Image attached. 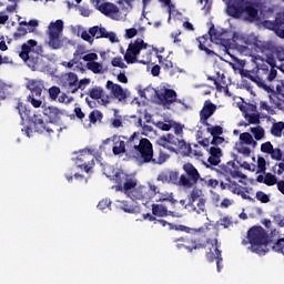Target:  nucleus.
Here are the masks:
<instances>
[{"mask_svg":"<svg viewBox=\"0 0 284 284\" xmlns=\"http://www.w3.org/2000/svg\"><path fill=\"white\" fill-rule=\"evenodd\" d=\"M141 128H142V134H144V136H154V134H156L154 129L148 124H142Z\"/></svg>","mask_w":284,"mask_h":284,"instance_id":"obj_55","label":"nucleus"},{"mask_svg":"<svg viewBox=\"0 0 284 284\" xmlns=\"http://www.w3.org/2000/svg\"><path fill=\"white\" fill-rule=\"evenodd\" d=\"M104 145H112L113 154H125V138L114 135L103 141Z\"/></svg>","mask_w":284,"mask_h":284,"instance_id":"obj_16","label":"nucleus"},{"mask_svg":"<svg viewBox=\"0 0 284 284\" xmlns=\"http://www.w3.org/2000/svg\"><path fill=\"white\" fill-rule=\"evenodd\" d=\"M18 112L22 121H28L30 119V111L26 109L23 103L18 104Z\"/></svg>","mask_w":284,"mask_h":284,"instance_id":"obj_42","label":"nucleus"},{"mask_svg":"<svg viewBox=\"0 0 284 284\" xmlns=\"http://www.w3.org/2000/svg\"><path fill=\"white\" fill-rule=\"evenodd\" d=\"M160 2L169 7V21H171L172 17H176V14H179V11L174 9V4H172L171 0H160Z\"/></svg>","mask_w":284,"mask_h":284,"instance_id":"obj_40","label":"nucleus"},{"mask_svg":"<svg viewBox=\"0 0 284 284\" xmlns=\"http://www.w3.org/2000/svg\"><path fill=\"white\" fill-rule=\"evenodd\" d=\"M72 41L63 36H48L47 44L51 50H61L64 45H70Z\"/></svg>","mask_w":284,"mask_h":284,"instance_id":"obj_19","label":"nucleus"},{"mask_svg":"<svg viewBox=\"0 0 284 284\" xmlns=\"http://www.w3.org/2000/svg\"><path fill=\"white\" fill-rule=\"evenodd\" d=\"M216 112V105H214L211 101H205L204 106L200 112V121L201 123L207 124V119L212 116Z\"/></svg>","mask_w":284,"mask_h":284,"instance_id":"obj_25","label":"nucleus"},{"mask_svg":"<svg viewBox=\"0 0 284 284\" xmlns=\"http://www.w3.org/2000/svg\"><path fill=\"white\" fill-rule=\"evenodd\" d=\"M74 59L73 60H70L69 62L68 61H63L61 63V65H63V68H69L71 70V68H75L77 67V57H81V49H78L74 53Z\"/></svg>","mask_w":284,"mask_h":284,"instance_id":"obj_41","label":"nucleus"},{"mask_svg":"<svg viewBox=\"0 0 284 284\" xmlns=\"http://www.w3.org/2000/svg\"><path fill=\"white\" fill-rule=\"evenodd\" d=\"M175 243V248L178 251L186 250V252L192 253L199 250H206V258L209 263H217V271L219 273L222 271V251L220 250L221 244H219V240L216 237L210 239L206 237L202 240V236H197L194 240H189L183 236L176 237L173 240Z\"/></svg>","mask_w":284,"mask_h":284,"instance_id":"obj_3","label":"nucleus"},{"mask_svg":"<svg viewBox=\"0 0 284 284\" xmlns=\"http://www.w3.org/2000/svg\"><path fill=\"white\" fill-rule=\"evenodd\" d=\"M240 110L243 112L244 119L247 121L248 125H258V123H261V118L256 113V106L241 104Z\"/></svg>","mask_w":284,"mask_h":284,"instance_id":"obj_15","label":"nucleus"},{"mask_svg":"<svg viewBox=\"0 0 284 284\" xmlns=\"http://www.w3.org/2000/svg\"><path fill=\"white\" fill-rule=\"evenodd\" d=\"M181 142L173 134H164L158 140V145L170 150V152H175L174 148L179 145Z\"/></svg>","mask_w":284,"mask_h":284,"instance_id":"obj_21","label":"nucleus"},{"mask_svg":"<svg viewBox=\"0 0 284 284\" xmlns=\"http://www.w3.org/2000/svg\"><path fill=\"white\" fill-rule=\"evenodd\" d=\"M103 88L101 87H94L93 89H91L89 91V94L91 97V99H95L99 101V99H101L102 94H103Z\"/></svg>","mask_w":284,"mask_h":284,"instance_id":"obj_46","label":"nucleus"},{"mask_svg":"<svg viewBox=\"0 0 284 284\" xmlns=\"http://www.w3.org/2000/svg\"><path fill=\"white\" fill-rule=\"evenodd\" d=\"M111 65H113V68H121V70H125V68H128V64H125L123 58L121 57L113 58L111 61Z\"/></svg>","mask_w":284,"mask_h":284,"instance_id":"obj_48","label":"nucleus"},{"mask_svg":"<svg viewBox=\"0 0 284 284\" xmlns=\"http://www.w3.org/2000/svg\"><path fill=\"white\" fill-rule=\"evenodd\" d=\"M101 119H103V113H101V111H93L90 113L89 115V120L90 123H99V121H101Z\"/></svg>","mask_w":284,"mask_h":284,"instance_id":"obj_49","label":"nucleus"},{"mask_svg":"<svg viewBox=\"0 0 284 284\" xmlns=\"http://www.w3.org/2000/svg\"><path fill=\"white\" fill-rule=\"evenodd\" d=\"M240 166L244 170H247L248 172H256L255 164H250L248 162H240Z\"/></svg>","mask_w":284,"mask_h":284,"instance_id":"obj_64","label":"nucleus"},{"mask_svg":"<svg viewBox=\"0 0 284 284\" xmlns=\"http://www.w3.org/2000/svg\"><path fill=\"white\" fill-rule=\"evenodd\" d=\"M183 128H185L183 124L174 122V120H173V122L171 124V129L174 130V132L178 136H181V134H183Z\"/></svg>","mask_w":284,"mask_h":284,"instance_id":"obj_56","label":"nucleus"},{"mask_svg":"<svg viewBox=\"0 0 284 284\" xmlns=\"http://www.w3.org/2000/svg\"><path fill=\"white\" fill-rule=\"evenodd\" d=\"M104 173L111 181L116 183L113 186L115 192H123L131 201L140 203H148L159 194V186L152 182H148V186L141 184L136 175L133 173H125L122 169L108 166Z\"/></svg>","mask_w":284,"mask_h":284,"instance_id":"obj_1","label":"nucleus"},{"mask_svg":"<svg viewBox=\"0 0 284 284\" xmlns=\"http://www.w3.org/2000/svg\"><path fill=\"white\" fill-rule=\"evenodd\" d=\"M258 12L254 7L246 6L244 9L237 10L235 17L244 19V21H256Z\"/></svg>","mask_w":284,"mask_h":284,"instance_id":"obj_24","label":"nucleus"},{"mask_svg":"<svg viewBox=\"0 0 284 284\" xmlns=\"http://www.w3.org/2000/svg\"><path fill=\"white\" fill-rule=\"evenodd\" d=\"M115 207L118 210H121L122 212L126 213V214H132L134 213V206L130 205V203L125 202V201H116L115 202Z\"/></svg>","mask_w":284,"mask_h":284,"instance_id":"obj_36","label":"nucleus"},{"mask_svg":"<svg viewBox=\"0 0 284 284\" xmlns=\"http://www.w3.org/2000/svg\"><path fill=\"white\" fill-rule=\"evenodd\" d=\"M225 174H230L233 176V179H239V183H242V185H250L254 183L253 179H248L245 174H243L241 171H236L234 168V162H229L224 166Z\"/></svg>","mask_w":284,"mask_h":284,"instance_id":"obj_17","label":"nucleus"},{"mask_svg":"<svg viewBox=\"0 0 284 284\" xmlns=\"http://www.w3.org/2000/svg\"><path fill=\"white\" fill-rule=\"evenodd\" d=\"M284 122L273 123L271 134L276 138L283 136Z\"/></svg>","mask_w":284,"mask_h":284,"instance_id":"obj_37","label":"nucleus"},{"mask_svg":"<svg viewBox=\"0 0 284 284\" xmlns=\"http://www.w3.org/2000/svg\"><path fill=\"white\" fill-rule=\"evenodd\" d=\"M173 120L164 121V122H155L154 125L159 128V130H163L164 132H170L172 130Z\"/></svg>","mask_w":284,"mask_h":284,"instance_id":"obj_43","label":"nucleus"},{"mask_svg":"<svg viewBox=\"0 0 284 284\" xmlns=\"http://www.w3.org/2000/svg\"><path fill=\"white\" fill-rule=\"evenodd\" d=\"M60 85H62L67 92L74 94L79 91V77L73 72L65 73L60 80Z\"/></svg>","mask_w":284,"mask_h":284,"instance_id":"obj_12","label":"nucleus"},{"mask_svg":"<svg viewBox=\"0 0 284 284\" xmlns=\"http://www.w3.org/2000/svg\"><path fill=\"white\" fill-rule=\"evenodd\" d=\"M271 240L268 233L262 226H253L247 232V241H242V245L251 244L248 250L260 256H265L270 252Z\"/></svg>","mask_w":284,"mask_h":284,"instance_id":"obj_5","label":"nucleus"},{"mask_svg":"<svg viewBox=\"0 0 284 284\" xmlns=\"http://www.w3.org/2000/svg\"><path fill=\"white\" fill-rule=\"evenodd\" d=\"M75 165L80 168V170H84V172H90L94 165V155L90 153L88 150H81L74 153Z\"/></svg>","mask_w":284,"mask_h":284,"instance_id":"obj_10","label":"nucleus"},{"mask_svg":"<svg viewBox=\"0 0 284 284\" xmlns=\"http://www.w3.org/2000/svg\"><path fill=\"white\" fill-rule=\"evenodd\" d=\"M43 114L48 116L50 122H44L40 115H36L33 119L34 128L40 134H52L54 132L53 123H59L65 112L57 106H47L43 110Z\"/></svg>","mask_w":284,"mask_h":284,"instance_id":"obj_6","label":"nucleus"},{"mask_svg":"<svg viewBox=\"0 0 284 284\" xmlns=\"http://www.w3.org/2000/svg\"><path fill=\"white\" fill-rule=\"evenodd\" d=\"M264 27L268 28V30H274L280 39H284V12L277 16L275 23L272 21H264Z\"/></svg>","mask_w":284,"mask_h":284,"instance_id":"obj_18","label":"nucleus"},{"mask_svg":"<svg viewBox=\"0 0 284 284\" xmlns=\"http://www.w3.org/2000/svg\"><path fill=\"white\" fill-rule=\"evenodd\" d=\"M128 156L134 159L138 163H154L155 165H163L170 159V154L160 150L158 154L154 155V149L152 148V142L148 139H143L139 133L134 132L128 143H126Z\"/></svg>","mask_w":284,"mask_h":284,"instance_id":"obj_2","label":"nucleus"},{"mask_svg":"<svg viewBox=\"0 0 284 284\" xmlns=\"http://www.w3.org/2000/svg\"><path fill=\"white\" fill-rule=\"evenodd\" d=\"M200 181H202L204 185H207V187H216L219 185V180H214V179L200 178Z\"/></svg>","mask_w":284,"mask_h":284,"instance_id":"obj_59","label":"nucleus"},{"mask_svg":"<svg viewBox=\"0 0 284 284\" xmlns=\"http://www.w3.org/2000/svg\"><path fill=\"white\" fill-rule=\"evenodd\" d=\"M261 152L263 154H270L273 161H283V151L280 148H274L272 142L262 143Z\"/></svg>","mask_w":284,"mask_h":284,"instance_id":"obj_20","label":"nucleus"},{"mask_svg":"<svg viewBox=\"0 0 284 284\" xmlns=\"http://www.w3.org/2000/svg\"><path fill=\"white\" fill-rule=\"evenodd\" d=\"M274 174H277V176H281L284 173V163L280 162L273 166Z\"/></svg>","mask_w":284,"mask_h":284,"instance_id":"obj_61","label":"nucleus"},{"mask_svg":"<svg viewBox=\"0 0 284 284\" xmlns=\"http://www.w3.org/2000/svg\"><path fill=\"white\" fill-rule=\"evenodd\" d=\"M43 53L41 45L34 40H29L27 43L22 44V51L19 57L27 63L31 70H39L41 64L39 62V54Z\"/></svg>","mask_w":284,"mask_h":284,"instance_id":"obj_8","label":"nucleus"},{"mask_svg":"<svg viewBox=\"0 0 284 284\" xmlns=\"http://www.w3.org/2000/svg\"><path fill=\"white\" fill-rule=\"evenodd\" d=\"M210 156L207 159L211 165H219L221 163V156H223L221 149L212 146L210 150Z\"/></svg>","mask_w":284,"mask_h":284,"instance_id":"obj_29","label":"nucleus"},{"mask_svg":"<svg viewBox=\"0 0 284 284\" xmlns=\"http://www.w3.org/2000/svg\"><path fill=\"white\" fill-rule=\"evenodd\" d=\"M278 180L276 179V175L272 173H266L264 176V183L265 185H276Z\"/></svg>","mask_w":284,"mask_h":284,"instance_id":"obj_51","label":"nucleus"},{"mask_svg":"<svg viewBox=\"0 0 284 284\" xmlns=\"http://www.w3.org/2000/svg\"><path fill=\"white\" fill-rule=\"evenodd\" d=\"M105 28L99 26L89 29V33L92 36L93 39H103L105 37Z\"/></svg>","mask_w":284,"mask_h":284,"instance_id":"obj_34","label":"nucleus"},{"mask_svg":"<svg viewBox=\"0 0 284 284\" xmlns=\"http://www.w3.org/2000/svg\"><path fill=\"white\" fill-rule=\"evenodd\" d=\"M221 187L222 190H230V192H232L233 194H237L239 196H242L245 201H252V189H242L241 185L232 181L222 182Z\"/></svg>","mask_w":284,"mask_h":284,"instance_id":"obj_13","label":"nucleus"},{"mask_svg":"<svg viewBox=\"0 0 284 284\" xmlns=\"http://www.w3.org/2000/svg\"><path fill=\"white\" fill-rule=\"evenodd\" d=\"M71 31L75 34V37H81L83 41H87L88 43H94V38H92V34H90V31L84 30L81 26H71Z\"/></svg>","mask_w":284,"mask_h":284,"instance_id":"obj_26","label":"nucleus"},{"mask_svg":"<svg viewBox=\"0 0 284 284\" xmlns=\"http://www.w3.org/2000/svg\"><path fill=\"white\" fill-rule=\"evenodd\" d=\"M159 100L164 108H170V104L176 101V92H174V90L162 88L160 90Z\"/></svg>","mask_w":284,"mask_h":284,"instance_id":"obj_22","label":"nucleus"},{"mask_svg":"<svg viewBox=\"0 0 284 284\" xmlns=\"http://www.w3.org/2000/svg\"><path fill=\"white\" fill-rule=\"evenodd\" d=\"M27 101L34 108H41V105H43L41 97H37L34 93L29 94Z\"/></svg>","mask_w":284,"mask_h":284,"instance_id":"obj_39","label":"nucleus"},{"mask_svg":"<svg viewBox=\"0 0 284 284\" xmlns=\"http://www.w3.org/2000/svg\"><path fill=\"white\" fill-rule=\"evenodd\" d=\"M199 41V49L203 50L206 54L212 55L214 54V51L210 50V41H207V38L205 36L200 37L197 39Z\"/></svg>","mask_w":284,"mask_h":284,"instance_id":"obj_35","label":"nucleus"},{"mask_svg":"<svg viewBox=\"0 0 284 284\" xmlns=\"http://www.w3.org/2000/svg\"><path fill=\"white\" fill-rule=\"evenodd\" d=\"M235 152H239V154H242L243 156H250L252 154V149H250V145L243 143V142H236L234 145Z\"/></svg>","mask_w":284,"mask_h":284,"instance_id":"obj_33","label":"nucleus"},{"mask_svg":"<svg viewBox=\"0 0 284 284\" xmlns=\"http://www.w3.org/2000/svg\"><path fill=\"white\" fill-rule=\"evenodd\" d=\"M83 61L87 62V68L93 74H103L105 72V67H103V63L97 62V59H99V55L97 53H87L82 57Z\"/></svg>","mask_w":284,"mask_h":284,"instance_id":"obj_14","label":"nucleus"},{"mask_svg":"<svg viewBox=\"0 0 284 284\" xmlns=\"http://www.w3.org/2000/svg\"><path fill=\"white\" fill-rule=\"evenodd\" d=\"M168 224H169L171 230H175L178 232H184V233L190 234L192 231H196V230H193V229L187 227L185 225H176V224H172V223H168Z\"/></svg>","mask_w":284,"mask_h":284,"instance_id":"obj_47","label":"nucleus"},{"mask_svg":"<svg viewBox=\"0 0 284 284\" xmlns=\"http://www.w3.org/2000/svg\"><path fill=\"white\" fill-rule=\"evenodd\" d=\"M239 142L244 143L245 145H250V148H256V145H258V142L254 140V136L250 132L241 133Z\"/></svg>","mask_w":284,"mask_h":284,"instance_id":"obj_31","label":"nucleus"},{"mask_svg":"<svg viewBox=\"0 0 284 284\" xmlns=\"http://www.w3.org/2000/svg\"><path fill=\"white\" fill-rule=\"evenodd\" d=\"M183 170L185 174H187L189 179L194 183H199V181H201V174H199V170H196L192 163H185L183 165Z\"/></svg>","mask_w":284,"mask_h":284,"instance_id":"obj_28","label":"nucleus"},{"mask_svg":"<svg viewBox=\"0 0 284 284\" xmlns=\"http://www.w3.org/2000/svg\"><path fill=\"white\" fill-rule=\"evenodd\" d=\"M156 180L161 183L178 185V187H192V182L190 181V179L185 174H181L176 170L160 173Z\"/></svg>","mask_w":284,"mask_h":284,"instance_id":"obj_9","label":"nucleus"},{"mask_svg":"<svg viewBox=\"0 0 284 284\" xmlns=\"http://www.w3.org/2000/svg\"><path fill=\"white\" fill-rule=\"evenodd\" d=\"M256 199L261 201V203H270V195L263 191L256 193Z\"/></svg>","mask_w":284,"mask_h":284,"instance_id":"obj_57","label":"nucleus"},{"mask_svg":"<svg viewBox=\"0 0 284 284\" xmlns=\"http://www.w3.org/2000/svg\"><path fill=\"white\" fill-rule=\"evenodd\" d=\"M191 197L193 201H196V199H203V190L199 187L193 189V191L191 192Z\"/></svg>","mask_w":284,"mask_h":284,"instance_id":"obj_60","label":"nucleus"},{"mask_svg":"<svg viewBox=\"0 0 284 284\" xmlns=\"http://www.w3.org/2000/svg\"><path fill=\"white\" fill-rule=\"evenodd\" d=\"M144 30H145L144 28H140V30L136 28L125 29L124 37L125 39H134V37L139 34V32H144Z\"/></svg>","mask_w":284,"mask_h":284,"instance_id":"obj_44","label":"nucleus"},{"mask_svg":"<svg viewBox=\"0 0 284 284\" xmlns=\"http://www.w3.org/2000/svg\"><path fill=\"white\" fill-rule=\"evenodd\" d=\"M48 36H63V20H55L50 22L48 30Z\"/></svg>","mask_w":284,"mask_h":284,"instance_id":"obj_27","label":"nucleus"},{"mask_svg":"<svg viewBox=\"0 0 284 284\" xmlns=\"http://www.w3.org/2000/svg\"><path fill=\"white\" fill-rule=\"evenodd\" d=\"M59 94H61V89L59 87H51L49 89V97L51 101H57V99H59Z\"/></svg>","mask_w":284,"mask_h":284,"instance_id":"obj_52","label":"nucleus"},{"mask_svg":"<svg viewBox=\"0 0 284 284\" xmlns=\"http://www.w3.org/2000/svg\"><path fill=\"white\" fill-rule=\"evenodd\" d=\"M207 126L206 132H209V134H211V136H221V134H223V128H221L220 125H212V124H204Z\"/></svg>","mask_w":284,"mask_h":284,"instance_id":"obj_38","label":"nucleus"},{"mask_svg":"<svg viewBox=\"0 0 284 284\" xmlns=\"http://www.w3.org/2000/svg\"><path fill=\"white\" fill-rule=\"evenodd\" d=\"M194 211L197 214H201L202 212H205V200L204 199L199 200L197 206L194 209Z\"/></svg>","mask_w":284,"mask_h":284,"instance_id":"obj_63","label":"nucleus"},{"mask_svg":"<svg viewBox=\"0 0 284 284\" xmlns=\"http://www.w3.org/2000/svg\"><path fill=\"white\" fill-rule=\"evenodd\" d=\"M153 52L159 59V63H161L163 61V55H161L163 49L159 51V49L145 43L143 39L138 38L130 42L124 54V61L128 64L142 63V65H150L154 59Z\"/></svg>","mask_w":284,"mask_h":284,"instance_id":"obj_4","label":"nucleus"},{"mask_svg":"<svg viewBox=\"0 0 284 284\" xmlns=\"http://www.w3.org/2000/svg\"><path fill=\"white\" fill-rule=\"evenodd\" d=\"M284 250V239L278 240L274 245H273V251L283 253Z\"/></svg>","mask_w":284,"mask_h":284,"instance_id":"obj_62","label":"nucleus"},{"mask_svg":"<svg viewBox=\"0 0 284 284\" xmlns=\"http://www.w3.org/2000/svg\"><path fill=\"white\" fill-rule=\"evenodd\" d=\"M26 88L30 90L31 94H34L36 97H41L45 84L42 80L27 79Z\"/></svg>","mask_w":284,"mask_h":284,"instance_id":"obj_23","label":"nucleus"},{"mask_svg":"<svg viewBox=\"0 0 284 284\" xmlns=\"http://www.w3.org/2000/svg\"><path fill=\"white\" fill-rule=\"evenodd\" d=\"M265 170H267V161L263 156L257 158V170L255 171L265 172Z\"/></svg>","mask_w":284,"mask_h":284,"instance_id":"obj_53","label":"nucleus"},{"mask_svg":"<svg viewBox=\"0 0 284 284\" xmlns=\"http://www.w3.org/2000/svg\"><path fill=\"white\" fill-rule=\"evenodd\" d=\"M98 102L101 105H110V103H112V95L105 94V91H103V93L100 97V99L98 100Z\"/></svg>","mask_w":284,"mask_h":284,"instance_id":"obj_54","label":"nucleus"},{"mask_svg":"<svg viewBox=\"0 0 284 284\" xmlns=\"http://www.w3.org/2000/svg\"><path fill=\"white\" fill-rule=\"evenodd\" d=\"M210 37L212 43L223 45V48H243V43L247 45V40L245 37L232 31H225L223 29H211Z\"/></svg>","mask_w":284,"mask_h":284,"instance_id":"obj_7","label":"nucleus"},{"mask_svg":"<svg viewBox=\"0 0 284 284\" xmlns=\"http://www.w3.org/2000/svg\"><path fill=\"white\" fill-rule=\"evenodd\" d=\"M104 39H109L110 43H119V37L114 32H108L104 33Z\"/></svg>","mask_w":284,"mask_h":284,"instance_id":"obj_58","label":"nucleus"},{"mask_svg":"<svg viewBox=\"0 0 284 284\" xmlns=\"http://www.w3.org/2000/svg\"><path fill=\"white\" fill-rule=\"evenodd\" d=\"M152 212L153 214H168V207L163 204H153Z\"/></svg>","mask_w":284,"mask_h":284,"instance_id":"obj_50","label":"nucleus"},{"mask_svg":"<svg viewBox=\"0 0 284 284\" xmlns=\"http://www.w3.org/2000/svg\"><path fill=\"white\" fill-rule=\"evenodd\" d=\"M250 132L254 141H263L265 139V129L260 124L252 125Z\"/></svg>","mask_w":284,"mask_h":284,"instance_id":"obj_30","label":"nucleus"},{"mask_svg":"<svg viewBox=\"0 0 284 284\" xmlns=\"http://www.w3.org/2000/svg\"><path fill=\"white\" fill-rule=\"evenodd\" d=\"M160 91H156L154 88L149 87L141 92V97L148 99V101H154V99H159Z\"/></svg>","mask_w":284,"mask_h":284,"instance_id":"obj_32","label":"nucleus"},{"mask_svg":"<svg viewBox=\"0 0 284 284\" xmlns=\"http://www.w3.org/2000/svg\"><path fill=\"white\" fill-rule=\"evenodd\" d=\"M105 88L110 92L111 98L116 99L120 103H125L128 98H130V91L128 89H123L121 84L109 80L106 81Z\"/></svg>","mask_w":284,"mask_h":284,"instance_id":"obj_11","label":"nucleus"},{"mask_svg":"<svg viewBox=\"0 0 284 284\" xmlns=\"http://www.w3.org/2000/svg\"><path fill=\"white\" fill-rule=\"evenodd\" d=\"M260 110H261V112H265V114H271V115L276 114V111H274V108H272L265 101L260 102Z\"/></svg>","mask_w":284,"mask_h":284,"instance_id":"obj_45","label":"nucleus"}]
</instances>
